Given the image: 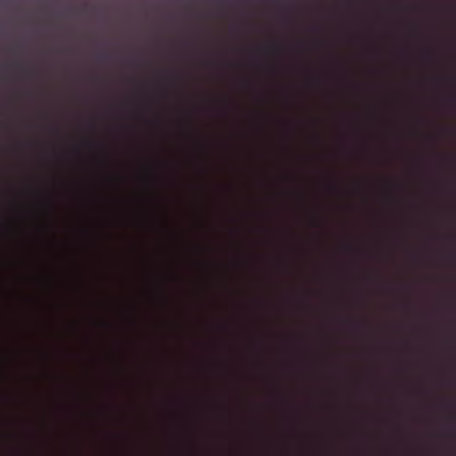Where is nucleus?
Wrapping results in <instances>:
<instances>
[{"instance_id":"1","label":"nucleus","mask_w":456,"mask_h":456,"mask_svg":"<svg viewBox=\"0 0 456 456\" xmlns=\"http://www.w3.org/2000/svg\"><path fill=\"white\" fill-rule=\"evenodd\" d=\"M223 115H224V138H223V151H224V179L223 184L224 192V261H223V274H224V322H223V332H224V442H227L228 431H227V418H228V356L226 353L227 346V334H228V319L226 316V297L228 293V242H227V232H228V182L226 180L227 172V161H228V128H227V117H228V93L224 90L223 95Z\"/></svg>"},{"instance_id":"2","label":"nucleus","mask_w":456,"mask_h":456,"mask_svg":"<svg viewBox=\"0 0 456 456\" xmlns=\"http://www.w3.org/2000/svg\"><path fill=\"white\" fill-rule=\"evenodd\" d=\"M233 83L230 80V362H233Z\"/></svg>"},{"instance_id":"3","label":"nucleus","mask_w":456,"mask_h":456,"mask_svg":"<svg viewBox=\"0 0 456 456\" xmlns=\"http://www.w3.org/2000/svg\"><path fill=\"white\" fill-rule=\"evenodd\" d=\"M255 242L251 241L245 256V265L249 273L251 285L256 283V271L257 268V256L254 249Z\"/></svg>"},{"instance_id":"4","label":"nucleus","mask_w":456,"mask_h":456,"mask_svg":"<svg viewBox=\"0 0 456 456\" xmlns=\"http://www.w3.org/2000/svg\"><path fill=\"white\" fill-rule=\"evenodd\" d=\"M256 201V200L255 198H250V201H249L250 206H249V208L248 211V221H249V225H248L249 232L254 235L256 233H259L262 231L261 227H259L258 225L256 224V219H258V217L260 216L259 211L256 210L255 208Z\"/></svg>"},{"instance_id":"5","label":"nucleus","mask_w":456,"mask_h":456,"mask_svg":"<svg viewBox=\"0 0 456 456\" xmlns=\"http://www.w3.org/2000/svg\"><path fill=\"white\" fill-rule=\"evenodd\" d=\"M251 320H250V348H251V351L252 353H254V354H259L260 353V350H261V346H260V343L258 342V340L256 339V320L255 318V316H251Z\"/></svg>"},{"instance_id":"6","label":"nucleus","mask_w":456,"mask_h":456,"mask_svg":"<svg viewBox=\"0 0 456 456\" xmlns=\"http://www.w3.org/2000/svg\"><path fill=\"white\" fill-rule=\"evenodd\" d=\"M225 30L224 31V54H223V73H224V83L225 84L228 79V52L226 48V38Z\"/></svg>"},{"instance_id":"7","label":"nucleus","mask_w":456,"mask_h":456,"mask_svg":"<svg viewBox=\"0 0 456 456\" xmlns=\"http://www.w3.org/2000/svg\"><path fill=\"white\" fill-rule=\"evenodd\" d=\"M249 298L251 314H255V310L261 304L262 299L255 291L250 292Z\"/></svg>"},{"instance_id":"8","label":"nucleus","mask_w":456,"mask_h":456,"mask_svg":"<svg viewBox=\"0 0 456 456\" xmlns=\"http://www.w3.org/2000/svg\"><path fill=\"white\" fill-rule=\"evenodd\" d=\"M250 118L253 128L259 132L262 129V126L260 124V115L258 113L253 112L251 113Z\"/></svg>"},{"instance_id":"9","label":"nucleus","mask_w":456,"mask_h":456,"mask_svg":"<svg viewBox=\"0 0 456 456\" xmlns=\"http://www.w3.org/2000/svg\"><path fill=\"white\" fill-rule=\"evenodd\" d=\"M232 18L230 17V77H231L232 83H233L232 74V67H233L232 60Z\"/></svg>"},{"instance_id":"10","label":"nucleus","mask_w":456,"mask_h":456,"mask_svg":"<svg viewBox=\"0 0 456 456\" xmlns=\"http://www.w3.org/2000/svg\"><path fill=\"white\" fill-rule=\"evenodd\" d=\"M232 18L230 17V77H231L232 83H233L232 74V67H233L232 60Z\"/></svg>"},{"instance_id":"11","label":"nucleus","mask_w":456,"mask_h":456,"mask_svg":"<svg viewBox=\"0 0 456 456\" xmlns=\"http://www.w3.org/2000/svg\"><path fill=\"white\" fill-rule=\"evenodd\" d=\"M250 425H251V428H252V435H253V436H255L256 431V428L258 427V422H256V420L255 419H250Z\"/></svg>"},{"instance_id":"12","label":"nucleus","mask_w":456,"mask_h":456,"mask_svg":"<svg viewBox=\"0 0 456 456\" xmlns=\"http://www.w3.org/2000/svg\"><path fill=\"white\" fill-rule=\"evenodd\" d=\"M247 86L250 92L256 91V85L253 80H251V79L248 80Z\"/></svg>"},{"instance_id":"13","label":"nucleus","mask_w":456,"mask_h":456,"mask_svg":"<svg viewBox=\"0 0 456 456\" xmlns=\"http://www.w3.org/2000/svg\"><path fill=\"white\" fill-rule=\"evenodd\" d=\"M248 409L250 412H255L256 410V405L251 399L248 400Z\"/></svg>"},{"instance_id":"14","label":"nucleus","mask_w":456,"mask_h":456,"mask_svg":"<svg viewBox=\"0 0 456 456\" xmlns=\"http://www.w3.org/2000/svg\"><path fill=\"white\" fill-rule=\"evenodd\" d=\"M256 151H255V148L250 146V150H249V158H250V160H255L256 159Z\"/></svg>"},{"instance_id":"15","label":"nucleus","mask_w":456,"mask_h":456,"mask_svg":"<svg viewBox=\"0 0 456 456\" xmlns=\"http://www.w3.org/2000/svg\"><path fill=\"white\" fill-rule=\"evenodd\" d=\"M248 53L250 54V55H256V54H258L260 53L259 49L258 48H249L248 50Z\"/></svg>"},{"instance_id":"16","label":"nucleus","mask_w":456,"mask_h":456,"mask_svg":"<svg viewBox=\"0 0 456 456\" xmlns=\"http://www.w3.org/2000/svg\"><path fill=\"white\" fill-rule=\"evenodd\" d=\"M250 175H253L254 177L256 176V169H255V168L250 167Z\"/></svg>"},{"instance_id":"17","label":"nucleus","mask_w":456,"mask_h":456,"mask_svg":"<svg viewBox=\"0 0 456 456\" xmlns=\"http://www.w3.org/2000/svg\"><path fill=\"white\" fill-rule=\"evenodd\" d=\"M225 4H226V1H225V0H224V11H223V13H224V19H225V16H226Z\"/></svg>"},{"instance_id":"18","label":"nucleus","mask_w":456,"mask_h":456,"mask_svg":"<svg viewBox=\"0 0 456 456\" xmlns=\"http://www.w3.org/2000/svg\"><path fill=\"white\" fill-rule=\"evenodd\" d=\"M256 100H257V102H261L262 98L257 94Z\"/></svg>"}]
</instances>
